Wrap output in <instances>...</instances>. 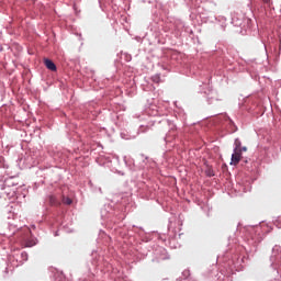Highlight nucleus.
Listing matches in <instances>:
<instances>
[{
	"label": "nucleus",
	"instance_id": "f257e3e1",
	"mask_svg": "<svg viewBox=\"0 0 281 281\" xmlns=\"http://www.w3.org/2000/svg\"><path fill=\"white\" fill-rule=\"evenodd\" d=\"M243 159V149L234 148V153L231 159V166H238Z\"/></svg>",
	"mask_w": 281,
	"mask_h": 281
},
{
	"label": "nucleus",
	"instance_id": "f03ea898",
	"mask_svg": "<svg viewBox=\"0 0 281 281\" xmlns=\"http://www.w3.org/2000/svg\"><path fill=\"white\" fill-rule=\"evenodd\" d=\"M44 65L49 69V71H56V64H54V61H52L50 59L45 58Z\"/></svg>",
	"mask_w": 281,
	"mask_h": 281
},
{
	"label": "nucleus",
	"instance_id": "7ed1b4c3",
	"mask_svg": "<svg viewBox=\"0 0 281 281\" xmlns=\"http://www.w3.org/2000/svg\"><path fill=\"white\" fill-rule=\"evenodd\" d=\"M49 203H50V205H60V203L58 202V200L54 195L49 196Z\"/></svg>",
	"mask_w": 281,
	"mask_h": 281
},
{
	"label": "nucleus",
	"instance_id": "20e7f679",
	"mask_svg": "<svg viewBox=\"0 0 281 281\" xmlns=\"http://www.w3.org/2000/svg\"><path fill=\"white\" fill-rule=\"evenodd\" d=\"M61 201H63L64 205H71V203H72L71 198L63 196Z\"/></svg>",
	"mask_w": 281,
	"mask_h": 281
},
{
	"label": "nucleus",
	"instance_id": "39448f33",
	"mask_svg": "<svg viewBox=\"0 0 281 281\" xmlns=\"http://www.w3.org/2000/svg\"><path fill=\"white\" fill-rule=\"evenodd\" d=\"M153 82H156L157 85H159L161 82V77H159V75H156L151 78Z\"/></svg>",
	"mask_w": 281,
	"mask_h": 281
},
{
	"label": "nucleus",
	"instance_id": "423d86ee",
	"mask_svg": "<svg viewBox=\"0 0 281 281\" xmlns=\"http://www.w3.org/2000/svg\"><path fill=\"white\" fill-rule=\"evenodd\" d=\"M235 148H238V150H243L240 140H236V142H235Z\"/></svg>",
	"mask_w": 281,
	"mask_h": 281
},
{
	"label": "nucleus",
	"instance_id": "0eeeda50",
	"mask_svg": "<svg viewBox=\"0 0 281 281\" xmlns=\"http://www.w3.org/2000/svg\"><path fill=\"white\" fill-rule=\"evenodd\" d=\"M241 153H247V147H241Z\"/></svg>",
	"mask_w": 281,
	"mask_h": 281
},
{
	"label": "nucleus",
	"instance_id": "6e6552de",
	"mask_svg": "<svg viewBox=\"0 0 281 281\" xmlns=\"http://www.w3.org/2000/svg\"><path fill=\"white\" fill-rule=\"evenodd\" d=\"M263 3H269L271 0H262Z\"/></svg>",
	"mask_w": 281,
	"mask_h": 281
}]
</instances>
